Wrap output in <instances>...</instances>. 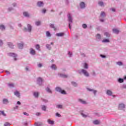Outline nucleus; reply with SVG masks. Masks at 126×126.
Returning <instances> with one entry per match:
<instances>
[{
    "mask_svg": "<svg viewBox=\"0 0 126 126\" xmlns=\"http://www.w3.org/2000/svg\"><path fill=\"white\" fill-rule=\"evenodd\" d=\"M81 72L82 73H83V74L85 76H87V77H88L89 76V73H88V72L85 70V69H82L81 71L79 70V73H81Z\"/></svg>",
    "mask_w": 126,
    "mask_h": 126,
    "instance_id": "1",
    "label": "nucleus"
},
{
    "mask_svg": "<svg viewBox=\"0 0 126 126\" xmlns=\"http://www.w3.org/2000/svg\"><path fill=\"white\" fill-rule=\"evenodd\" d=\"M28 29H27L26 28H25L23 30L25 32H26L27 31H28L29 32H31V29H32V27H31V25L28 24Z\"/></svg>",
    "mask_w": 126,
    "mask_h": 126,
    "instance_id": "2",
    "label": "nucleus"
},
{
    "mask_svg": "<svg viewBox=\"0 0 126 126\" xmlns=\"http://www.w3.org/2000/svg\"><path fill=\"white\" fill-rule=\"evenodd\" d=\"M124 108H125V104L123 103L119 104V107H118L119 110H123V109H124Z\"/></svg>",
    "mask_w": 126,
    "mask_h": 126,
    "instance_id": "3",
    "label": "nucleus"
},
{
    "mask_svg": "<svg viewBox=\"0 0 126 126\" xmlns=\"http://www.w3.org/2000/svg\"><path fill=\"white\" fill-rule=\"evenodd\" d=\"M37 6L41 7L42 6H44V3L42 1H38L37 3Z\"/></svg>",
    "mask_w": 126,
    "mask_h": 126,
    "instance_id": "4",
    "label": "nucleus"
},
{
    "mask_svg": "<svg viewBox=\"0 0 126 126\" xmlns=\"http://www.w3.org/2000/svg\"><path fill=\"white\" fill-rule=\"evenodd\" d=\"M9 56H10L11 57H13L14 58V60L16 61V57H17V55L14 53H9Z\"/></svg>",
    "mask_w": 126,
    "mask_h": 126,
    "instance_id": "5",
    "label": "nucleus"
},
{
    "mask_svg": "<svg viewBox=\"0 0 126 126\" xmlns=\"http://www.w3.org/2000/svg\"><path fill=\"white\" fill-rule=\"evenodd\" d=\"M56 36H57L58 37H63V36H64V33L60 32L59 33H57Z\"/></svg>",
    "mask_w": 126,
    "mask_h": 126,
    "instance_id": "6",
    "label": "nucleus"
},
{
    "mask_svg": "<svg viewBox=\"0 0 126 126\" xmlns=\"http://www.w3.org/2000/svg\"><path fill=\"white\" fill-rule=\"evenodd\" d=\"M68 19L69 22L72 23V18H71V16H70V14H69L68 15Z\"/></svg>",
    "mask_w": 126,
    "mask_h": 126,
    "instance_id": "7",
    "label": "nucleus"
},
{
    "mask_svg": "<svg viewBox=\"0 0 126 126\" xmlns=\"http://www.w3.org/2000/svg\"><path fill=\"white\" fill-rule=\"evenodd\" d=\"M113 33H115V34H119L120 32V31L117 29H113Z\"/></svg>",
    "mask_w": 126,
    "mask_h": 126,
    "instance_id": "8",
    "label": "nucleus"
},
{
    "mask_svg": "<svg viewBox=\"0 0 126 126\" xmlns=\"http://www.w3.org/2000/svg\"><path fill=\"white\" fill-rule=\"evenodd\" d=\"M80 6L81 8H84V7H85V3H84V2H81L80 3Z\"/></svg>",
    "mask_w": 126,
    "mask_h": 126,
    "instance_id": "9",
    "label": "nucleus"
},
{
    "mask_svg": "<svg viewBox=\"0 0 126 126\" xmlns=\"http://www.w3.org/2000/svg\"><path fill=\"white\" fill-rule=\"evenodd\" d=\"M30 54L31 55H35L36 51H35V50L34 49H33L32 48H31V51H30Z\"/></svg>",
    "mask_w": 126,
    "mask_h": 126,
    "instance_id": "10",
    "label": "nucleus"
},
{
    "mask_svg": "<svg viewBox=\"0 0 126 126\" xmlns=\"http://www.w3.org/2000/svg\"><path fill=\"white\" fill-rule=\"evenodd\" d=\"M37 82L38 84H40V83H42L43 82V79L41 77H38L37 78Z\"/></svg>",
    "mask_w": 126,
    "mask_h": 126,
    "instance_id": "11",
    "label": "nucleus"
},
{
    "mask_svg": "<svg viewBox=\"0 0 126 126\" xmlns=\"http://www.w3.org/2000/svg\"><path fill=\"white\" fill-rule=\"evenodd\" d=\"M24 16H25L26 17H29V13L28 12H24L23 13Z\"/></svg>",
    "mask_w": 126,
    "mask_h": 126,
    "instance_id": "12",
    "label": "nucleus"
},
{
    "mask_svg": "<svg viewBox=\"0 0 126 126\" xmlns=\"http://www.w3.org/2000/svg\"><path fill=\"white\" fill-rule=\"evenodd\" d=\"M47 122L48 124H49V125H54V124H55V123L54 122V121H52L51 120V119H48L47 120Z\"/></svg>",
    "mask_w": 126,
    "mask_h": 126,
    "instance_id": "13",
    "label": "nucleus"
},
{
    "mask_svg": "<svg viewBox=\"0 0 126 126\" xmlns=\"http://www.w3.org/2000/svg\"><path fill=\"white\" fill-rule=\"evenodd\" d=\"M106 94L107 95H109V96H111V95H112L113 92H112V91H111L110 90H107V92H106Z\"/></svg>",
    "mask_w": 126,
    "mask_h": 126,
    "instance_id": "14",
    "label": "nucleus"
},
{
    "mask_svg": "<svg viewBox=\"0 0 126 126\" xmlns=\"http://www.w3.org/2000/svg\"><path fill=\"white\" fill-rule=\"evenodd\" d=\"M7 45H8V47L11 48V49H13L14 46L11 42H8Z\"/></svg>",
    "mask_w": 126,
    "mask_h": 126,
    "instance_id": "15",
    "label": "nucleus"
},
{
    "mask_svg": "<svg viewBox=\"0 0 126 126\" xmlns=\"http://www.w3.org/2000/svg\"><path fill=\"white\" fill-rule=\"evenodd\" d=\"M14 95H15V96H17V97H20V94H19V92L17 91L14 92Z\"/></svg>",
    "mask_w": 126,
    "mask_h": 126,
    "instance_id": "16",
    "label": "nucleus"
},
{
    "mask_svg": "<svg viewBox=\"0 0 126 126\" xmlns=\"http://www.w3.org/2000/svg\"><path fill=\"white\" fill-rule=\"evenodd\" d=\"M33 96H34V97H35V98H38V97H39V93H38V92L34 93Z\"/></svg>",
    "mask_w": 126,
    "mask_h": 126,
    "instance_id": "17",
    "label": "nucleus"
},
{
    "mask_svg": "<svg viewBox=\"0 0 126 126\" xmlns=\"http://www.w3.org/2000/svg\"><path fill=\"white\" fill-rule=\"evenodd\" d=\"M18 47L19 49H22L23 48V44L22 43H18Z\"/></svg>",
    "mask_w": 126,
    "mask_h": 126,
    "instance_id": "18",
    "label": "nucleus"
},
{
    "mask_svg": "<svg viewBox=\"0 0 126 126\" xmlns=\"http://www.w3.org/2000/svg\"><path fill=\"white\" fill-rule=\"evenodd\" d=\"M94 125H99L100 124V121L98 120H95L93 122Z\"/></svg>",
    "mask_w": 126,
    "mask_h": 126,
    "instance_id": "19",
    "label": "nucleus"
},
{
    "mask_svg": "<svg viewBox=\"0 0 126 126\" xmlns=\"http://www.w3.org/2000/svg\"><path fill=\"white\" fill-rule=\"evenodd\" d=\"M55 89L56 91H57L58 92H60V93H61V92H62V89L60 87H57Z\"/></svg>",
    "mask_w": 126,
    "mask_h": 126,
    "instance_id": "20",
    "label": "nucleus"
},
{
    "mask_svg": "<svg viewBox=\"0 0 126 126\" xmlns=\"http://www.w3.org/2000/svg\"><path fill=\"white\" fill-rule=\"evenodd\" d=\"M88 90L89 91H93V92L94 94V95H95V94H96V92H97V91L93 90V89H90L88 88Z\"/></svg>",
    "mask_w": 126,
    "mask_h": 126,
    "instance_id": "21",
    "label": "nucleus"
},
{
    "mask_svg": "<svg viewBox=\"0 0 126 126\" xmlns=\"http://www.w3.org/2000/svg\"><path fill=\"white\" fill-rule=\"evenodd\" d=\"M3 104H8V100H7V99H3Z\"/></svg>",
    "mask_w": 126,
    "mask_h": 126,
    "instance_id": "22",
    "label": "nucleus"
},
{
    "mask_svg": "<svg viewBox=\"0 0 126 126\" xmlns=\"http://www.w3.org/2000/svg\"><path fill=\"white\" fill-rule=\"evenodd\" d=\"M110 42V40L108 39H104L102 40L103 43H109Z\"/></svg>",
    "mask_w": 126,
    "mask_h": 126,
    "instance_id": "23",
    "label": "nucleus"
},
{
    "mask_svg": "<svg viewBox=\"0 0 126 126\" xmlns=\"http://www.w3.org/2000/svg\"><path fill=\"white\" fill-rule=\"evenodd\" d=\"M8 86L9 87L13 88L14 87V85L13 83H8Z\"/></svg>",
    "mask_w": 126,
    "mask_h": 126,
    "instance_id": "24",
    "label": "nucleus"
},
{
    "mask_svg": "<svg viewBox=\"0 0 126 126\" xmlns=\"http://www.w3.org/2000/svg\"><path fill=\"white\" fill-rule=\"evenodd\" d=\"M0 29L1 30H4L5 29V27L3 26V25H1L0 26Z\"/></svg>",
    "mask_w": 126,
    "mask_h": 126,
    "instance_id": "25",
    "label": "nucleus"
},
{
    "mask_svg": "<svg viewBox=\"0 0 126 126\" xmlns=\"http://www.w3.org/2000/svg\"><path fill=\"white\" fill-rule=\"evenodd\" d=\"M84 68L87 69V68H88V64H87V63H84Z\"/></svg>",
    "mask_w": 126,
    "mask_h": 126,
    "instance_id": "26",
    "label": "nucleus"
},
{
    "mask_svg": "<svg viewBox=\"0 0 126 126\" xmlns=\"http://www.w3.org/2000/svg\"><path fill=\"white\" fill-rule=\"evenodd\" d=\"M79 102H81V103H82V104H86V101L82 100V99H79Z\"/></svg>",
    "mask_w": 126,
    "mask_h": 126,
    "instance_id": "27",
    "label": "nucleus"
},
{
    "mask_svg": "<svg viewBox=\"0 0 126 126\" xmlns=\"http://www.w3.org/2000/svg\"><path fill=\"white\" fill-rule=\"evenodd\" d=\"M60 76L61 77H63L64 78H66V77H67V75H64V74H60Z\"/></svg>",
    "mask_w": 126,
    "mask_h": 126,
    "instance_id": "28",
    "label": "nucleus"
},
{
    "mask_svg": "<svg viewBox=\"0 0 126 126\" xmlns=\"http://www.w3.org/2000/svg\"><path fill=\"white\" fill-rule=\"evenodd\" d=\"M42 125H43V124H42V123H41V122H38V123H36V126H41Z\"/></svg>",
    "mask_w": 126,
    "mask_h": 126,
    "instance_id": "29",
    "label": "nucleus"
},
{
    "mask_svg": "<svg viewBox=\"0 0 126 126\" xmlns=\"http://www.w3.org/2000/svg\"><path fill=\"white\" fill-rule=\"evenodd\" d=\"M118 82H119V83H123V82H124V79L122 78L119 79Z\"/></svg>",
    "mask_w": 126,
    "mask_h": 126,
    "instance_id": "30",
    "label": "nucleus"
},
{
    "mask_svg": "<svg viewBox=\"0 0 126 126\" xmlns=\"http://www.w3.org/2000/svg\"><path fill=\"white\" fill-rule=\"evenodd\" d=\"M51 68H52V69H57V66L55 64H53L51 66Z\"/></svg>",
    "mask_w": 126,
    "mask_h": 126,
    "instance_id": "31",
    "label": "nucleus"
},
{
    "mask_svg": "<svg viewBox=\"0 0 126 126\" xmlns=\"http://www.w3.org/2000/svg\"><path fill=\"white\" fill-rule=\"evenodd\" d=\"M46 109H47V107H46V106L43 105L42 106V110H43V111H46Z\"/></svg>",
    "mask_w": 126,
    "mask_h": 126,
    "instance_id": "32",
    "label": "nucleus"
},
{
    "mask_svg": "<svg viewBox=\"0 0 126 126\" xmlns=\"http://www.w3.org/2000/svg\"><path fill=\"white\" fill-rule=\"evenodd\" d=\"M35 25H36L37 26H39V25H41V22H40V21L36 22H35Z\"/></svg>",
    "mask_w": 126,
    "mask_h": 126,
    "instance_id": "33",
    "label": "nucleus"
},
{
    "mask_svg": "<svg viewBox=\"0 0 126 126\" xmlns=\"http://www.w3.org/2000/svg\"><path fill=\"white\" fill-rule=\"evenodd\" d=\"M72 84L74 87H76L77 86V84L75 82H72Z\"/></svg>",
    "mask_w": 126,
    "mask_h": 126,
    "instance_id": "34",
    "label": "nucleus"
},
{
    "mask_svg": "<svg viewBox=\"0 0 126 126\" xmlns=\"http://www.w3.org/2000/svg\"><path fill=\"white\" fill-rule=\"evenodd\" d=\"M46 36L47 37H51V33L49 32H46Z\"/></svg>",
    "mask_w": 126,
    "mask_h": 126,
    "instance_id": "35",
    "label": "nucleus"
},
{
    "mask_svg": "<svg viewBox=\"0 0 126 126\" xmlns=\"http://www.w3.org/2000/svg\"><path fill=\"white\" fill-rule=\"evenodd\" d=\"M35 48H36V50H40V45L39 44L36 45Z\"/></svg>",
    "mask_w": 126,
    "mask_h": 126,
    "instance_id": "36",
    "label": "nucleus"
},
{
    "mask_svg": "<svg viewBox=\"0 0 126 126\" xmlns=\"http://www.w3.org/2000/svg\"><path fill=\"white\" fill-rule=\"evenodd\" d=\"M60 93H61V94H66V93L65 92L64 90H61V92H60Z\"/></svg>",
    "mask_w": 126,
    "mask_h": 126,
    "instance_id": "37",
    "label": "nucleus"
},
{
    "mask_svg": "<svg viewBox=\"0 0 126 126\" xmlns=\"http://www.w3.org/2000/svg\"><path fill=\"white\" fill-rule=\"evenodd\" d=\"M104 35L108 37H110V33H109L108 32H105Z\"/></svg>",
    "mask_w": 126,
    "mask_h": 126,
    "instance_id": "38",
    "label": "nucleus"
},
{
    "mask_svg": "<svg viewBox=\"0 0 126 126\" xmlns=\"http://www.w3.org/2000/svg\"><path fill=\"white\" fill-rule=\"evenodd\" d=\"M46 91H47V92L49 93H52V91H51V89H50L49 88L46 89Z\"/></svg>",
    "mask_w": 126,
    "mask_h": 126,
    "instance_id": "39",
    "label": "nucleus"
},
{
    "mask_svg": "<svg viewBox=\"0 0 126 126\" xmlns=\"http://www.w3.org/2000/svg\"><path fill=\"white\" fill-rule=\"evenodd\" d=\"M98 4L100 5V6H103L104 5V3L103 2H99Z\"/></svg>",
    "mask_w": 126,
    "mask_h": 126,
    "instance_id": "40",
    "label": "nucleus"
},
{
    "mask_svg": "<svg viewBox=\"0 0 126 126\" xmlns=\"http://www.w3.org/2000/svg\"><path fill=\"white\" fill-rule=\"evenodd\" d=\"M82 27L83 28H84V29H86V28H87V25L85 24H83L82 25Z\"/></svg>",
    "mask_w": 126,
    "mask_h": 126,
    "instance_id": "41",
    "label": "nucleus"
},
{
    "mask_svg": "<svg viewBox=\"0 0 126 126\" xmlns=\"http://www.w3.org/2000/svg\"><path fill=\"white\" fill-rule=\"evenodd\" d=\"M96 38L97 39H101V35L99 34H97L96 35Z\"/></svg>",
    "mask_w": 126,
    "mask_h": 126,
    "instance_id": "42",
    "label": "nucleus"
},
{
    "mask_svg": "<svg viewBox=\"0 0 126 126\" xmlns=\"http://www.w3.org/2000/svg\"><path fill=\"white\" fill-rule=\"evenodd\" d=\"M100 15L101 16L104 17L106 15V14L104 12H101Z\"/></svg>",
    "mask_w": 126,
    "mask_h": 126,
    "instance_id": "43",
    "label": "nucleus"
},
{
    "mask_svg": "<svg viewBox=\"0 0 126 126\" xmlns=\"http://www.w3.org/2000/svg\"><path fill=\"white\" fill-rule=\"evenodd\" d=\"M57 108L59 109H62L63 108V105H58L57 106Z\"/></svg>",
    "mask_w": 126,
    "mask_h": 126,
    "instance_id": "44",
    "label": "nucleus"
},
{
    "mask_svg": "<svg viewBox=\"0 0 126 126\" xmlns=\"http://www.w3.org/2000/svg\"><path fill=\"white\" fill-rule=\"evenodd\" d=\"M46 47H47V49H48L49 50H51V45H50L49 44L46 45Z\"/></svg>",
    "mask_w": 126,
    "mask_h": 126,
    "instance_id": "45",
    "label": "nucleus"
},
{
    "mask_svg": "<svg viewBox=\"0 0 126 126\" xmlns=\"http://www.w3.org/2000/svg\"><path fill=\"white\" fill-rule=\"evenodd\" d=\"M9 125H10V124H9V123H8V122H6V123L4 124V126H9Z\"/></svg>",
    "mask_w": 126,
    "mask_h": 126,
    "instance_id": "46",
    "label": "nucleus"
},
{
    "mask_svg": "<svg viewBox=\"0 0 126 126\" xmlns=\"http://www.w3.org/2000/svg\"><path fill=\"white\" fill-rule=\"evenodd\" d=\"M117 64L118 65H123V63L122 62H118Z\"/></svg>",
    "mask_w": 126,
    "mask_h": 126,
    "instance_id": "47",
    "label": "nucleus"
},
{
    "mask_svg": "<svg viewBox=\"0 0 126 126\" xmlns=\"http://www.w3.org/2000/svg\"><path fill=\"white\" fill-rule=\"evenodd\" d=\"M46 11H47V10L45 9H43L42 10V12H43V13H46Z\"/></svg>",
    "mask_w": 126,
    "mask_h": 126,
    "instance_id": "48",
    "label": "nucleus"
},
{
    "mask_svg": "<svg viewBox=\"0 0 126 126\" xmlns=\"http://www.w3.org/2000/svg\"><path fill=\"white\" fill-rule=\"evenodd\" d=\"M50 27L51 28H54V30H56V28H55V27L54 26V25H50Z\"/></svg>",
    "mask_w": 126,
    "mask_h": 126,
    "instance_id": "49",
    "label": "nucleus"
},
{
    "mask_svg": "<svg viewBox=\"0 0 126 126\" xmlns=\"http://www.w3.org/2000/svg\"><path fill=\"white\" fill-rule=\"evenodd\" d=\"M23 114L25 116H29V114L27 112H24Z\"/></svg>",
    "mask_w": 126,
    "mask_h": 126,
    "instance_id": "50",
    "label": "nucleus"
},
{
    "mask_svg": "<svg viewBox=\"0 0 126 126\" xmlns=\"http://www.w3.org/2000/svg\"><path fill=\"white\" fill-rule=\"evenodd\" d=\"M56 116H57V117H61V114H59L58 113H57Z\"/></svg>",
    "mask_w": 126,
    "mask_h": 126,
    "instance_id": "51",
    "label": "nucleus"
},
{
    "mask_svg": "<svg viewBox=\"0 0 126 126\" xmlns=\"http://www.w3.org/2000/svg\"><path fill=\"white\" fill-rule=\"evenodd\" d=\"M5 72L7 73V74H10V72H9V71L6 70Z\"/></svg>",
    "mask_w": 126,
    "mask_h": 126,
    "instance_id": "52",
    "label": "nucleus"
},
{
    "mask_svg": "<svg viewBox=\"0 0 126 126\" xmlns=\"http://www.w3.org/2000/svg\"><path fill=\"white\" fill-rule=\"evenodd\" d=\"M1 113L3 116H5V113H4V112L1 111Z\"/></svg>",
    "mask_w": 126,
    "mask_h": 126,
    "instance_id": "53",
    "label": "nucleus"
},
{
    "mask_svg": "<svg viewBox=\"0 0 126 126\" xmlns=\"http://www.w3.org/2000/svg\"><path fill=\"white\" fill-rule=\"evenodd\" d=\"M38 67H42V64H41V63L38 64Z\"/></svg>",
    "mask_w": 126,
    "mask_h": 126,
    "instance_id": "54",
    "label": "nucleus"
},
{
    "mask_svg": "<svg viewBox=\"0 0 126 126\" xmlns=\"http://www.w3.org/2000/svg\"><path fill=\"white\" fill-rule=\"evenodd\" d=\"M81 115H82V116L83 117H84V118H86V115H84V114H83V113H82Z\"/></svg>",
    "mask_w": 126,
    "mask_h": 126,
    "instance_id": "55",
    "label": "nucleus"
},
{
    "mask_svg": "<svg viewBox=\"0 0 126 126\" xmlns=\"http://www.w3.org/2000/svg\"><path fill=\"white\" fill-rule=\"evenodd\" d=\"M2 45V41L0 40V46H1Z\"/></svg>",
    "mask_w": 126,
    "mask_h": 126,
    "instance_id": "56",
    "label": "nucleus"
},
{
    "mask_svg": "<svg viewBox=\"0 0 126 126\" xmlns=\"http://www.w3.org/2000/svg\"><path fill=\"white\" fill-rule=\"evenodd\" d=\"M40 115H41L40 113H36V116H40Z\"/></svg>",
    "mask_w": 126,
    "mask_h": 126,
    "instance_id": "57",
    "label": "nucleus"
},
{
    "mask_svg": "<svg viewBox=\"0 0 126 126\" xmlns=\"http://www.w3.org/2000/svg\"><path fill=\"white\" fill-rule=\"evenodd\" d=\"M17 104H18V105H20L21 103L20 102V101H17Z\"/></svg>",
    "mask_w": 126,
    "mask_h": 126,
    "instance_id": "58",
    "label": "nucleus"
},
{
    "mask_svg": "<svg viewBox=\"0 0 126 126\" xmlns=\"http://www.w3.org/2000/svg\"><path fill=\"white\" fill-rule=\"evenodd\" d=\"M101 58H106V56L104 55H101Z\"/></svg>",
    "mask_w": 126,
    "mask_h": 126,
    "instance_id": "59",
    "label": "nucleus"
},
{
    "mask_svg": "<svg viewBox=\"0 0 126 126\" xmlns=\"http://www.w3.org/2000/svg\"><path fill=\"white\" fill-rule=\"evenodd\" d=\"M69 29H71V27H70V23H69Z\"/></svg>",
    "mask_w": 126,
    "mask_h": 126,
    "instance_id": "60",
    "label": "nucleus"
},
{
    "mask_svg": "<svg viewBox=\"0 0 126 126\" xmlns=\"http://www.w3.org/2000/svg\"><path fill=\"white\" fill-rule=\"evenodd\" d=\"M68 54L70 55V57H71V54H70V52H68Z\"/></svg>",
    "mask_w": 126,
    "mask_h": 126,
    "instance_id": "61",
    "label": "nucleus"
},
{
    "mask_svg": "<svg viewBox=\"0 0 126 126\" xmlns=\"http://www.w3.org/2000/svg\"><path fill=\"white\" fill-rule=\"evenodd\" d=\"M112 11H115V10L114 8H112Z\"/></svg>",
    "mask_w": 126,
    "mask_h": 126,
    "instance_id": "62",
    "label": "nucleus"
},
{
    "mask_svg": "<svg viewBox=\"0 0 126 126\" xmlns=\"http://www.w3.org/2000/svg\"><path fill=\"white\" fill-rule=\"evenodd\" d=\"M26 70H28V69H28V67H26Z\"/></svg>",
    "mask_w": 126,
    "mask_h": 126,
    "instance_id": "63",
    "label": "nucleus"
},
{
    "mask_svg": "<svg viewBox=\"0 0 126 126\" xmlns=\"http://www.w3.org/2000/svg\"><path fill=\"white\" fill-rule=\"evenodd\" d=\"M124 79H126V76L124 77Z\"/></svg>",
    "mask_w": 126,
    "mask_h": 126,
    "instance_id": "64",
    "label": "nucleus"
}]
</instances>
